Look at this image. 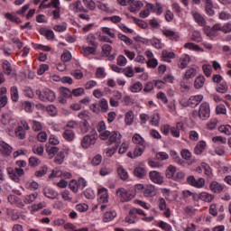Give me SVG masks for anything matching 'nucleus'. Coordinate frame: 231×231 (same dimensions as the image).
I'll use <instances>...</instances> for the list:
<instances>
[{
    "label": "nucleus",
    "mask_w": 231,
    "mask_h": 231,
    "mask_svg": "<svg viewBox=\"0 0 231 231\" xmlns=\"http://www.w3.org/2000/svg\"><path fill=\"white\" fill-rule=\"evenodd\" d=\"M99 138L101 140H107L106 145H113V143H120V140H122V134L118 131H106L103 132L99 134Z\"/></svg>",
    "instance_id": "1"
},
{
    "label": "nucleus",
    "mask_w": 231,
    "mask_h": 231,
    "mask_svg": "<svg viewBox=\"0 0 231 231\" xmlns=\"http://www.w3.org/2000/svg\"><path fill=\"white\" fill-rule=\"evenodd\" d=\"M6 171L10 180L15 183H20L21 178L24 176V170L22 168L7 167Z\"/></svg>",
    "instance_id": "2"
},
{
    "label": "nucleus",
    "mask_w": 231,
    "mask_h": 231,
    "mask_svg": "<svg viewBox=\"0 0 231 231\" xmlns=\"http://www.w3.org/2000/svg\"><path fill=\"white\" fill-rule=\"evenodd\" d=\"M36 95L42 102H53L57 96H55V92L51 90L50 88H46L45 90H36Z\"/></svg>",
    "instance_id": "3"
},
{
    "label": "nucleus",
    "mask_w": 231,
    "mask_h": 231,
    "mask_svg": "<svg viewBox=\"0 0 231 231\" xmlns=\"http://www.w3.org/2000/svg\"><path fill=\"white\" fill-rule=\"evenodd\" d=\"M199 118L200 120H208L210 118V105L207 102H203L199 108Z\"/></svg>",
    "instance_id": "4"
},
{
    "label": "nucleus",
    "mask_w": 231,
    "mask_h": 231,
    "mask_svg": "<svg viewBox=\"0 0 231 231\" xmlns=\"http://www.w3.org/2000/svg\"><path fill=\"white\" fill-rule=\"evenodd\" d=\"M116 196L121 203H126L134 198L133 194L129 193V191H126V189L124 188H120L116 190Z\"/></svg>",
    "instance_id": "5"
},
{
    "label": "nucleus",
    "mask_w": 231,
    "mask_h": 231,
    "mask_svg": "<svg viewBox=\"0 0 231 231\" xmlns=\"http://www.w3.org/2000/svg\"><path fill=\"white\" fill-rule=\"evenodd\" d=\"M187 183L191 187H195V189H203L205 187V179L199 178L196 180V177L190 175L187 178Z\"/></svg>",
    "instance_id": "6"
},
{
    "label": "nucleus",
    "mask_w": 231,
    "mask_h": 231,
    "mask_svg": "<svg viewBox=\"0 0 231 231\" xmlns=\"http://www.w3.org/2000/svg\"><path fill=\"white\" fill-rule=\"evenodd\" d=\"M96 143H97V135L87 134L81 140V147L83 149H88L90 145H95Z\"/></svg>",
    "instance_id": "7"
},
{
    "label": "nucleus",
    "mask_w": 231,
    "mask_h": 231,
    "mask_svg": "<svg viewBox=\"0 0 231 231\" xmlns=\"http://www.w3.org/2000/svg\"><path fill=\"white\" fill-rule=\"evenodd\" d=\"M149 178L152 183H156L157 185H162V183H163V176L157 171H150Z\"/></svg>",
    "instance_id": "8"
},
{
    "label": "nucleus",
    "mask_w": 231,
    "mask_h": 231,
    "mask_svg": "<svg viewBox=\"0 0 231 231\" xmlns=\"http://www.w3.org/2000/svg\"><path fill=\"white\" fill-rule=\"evenodd\" d=\"M113 47L109 44H104L102 46V55L103 57H107L108 60H115L116 59V54H111Z\"/></svg>",
    "instance_id": "9"
},
{
    "label": "nucleus",
    "mask_w": 231,
    "mask_h": 231,
    "mask_svg": "<svg viewBox=\"0 0 231 231\" xmlns=\"http://www.w3.org/2000/svg\"><path fill=\"white\" fill-rule=\"evenodd\" d=\"M70 10L79 14V12H83L84 14H88V9L82 6V2L80 0L76 1L75 3L70 4Z\"/></svg>",
    "instance_id": "10"
},
{
    "label": "nucleus",
    "mask_w": 231,
    "mask_h": 231,
    "mask_svg": "<svg viewBox=\"0 0 231 231\" xmlns=\"http://www.w3.org/2000/svg\"><path fill=\"white\" fill-rule=\"evenodd\" d=\"M209 189L211 192H214V194H221V192H223V190L225 189V186L216 180H213L209 184Z\"/></svg>",
    "instance_id": "11"
},
{
    "label": "nucleus",
    "mask_w": 231,
    "mask_h": 231,
    "mask_svg": "<svg viewBox=\"0 0 231 231\" xmlns=\"http://www.w3.org/2000/svg\"><path fill=\"white\" fill-rule=\"evenodd\" d=\"M145 198H154L156 195V187L152 184H147L144 186V190L143 191Z\"/></svg>",
    "instance_id": "12"
},
{
    "label": "nucleus",
    "mask_w": 231,
    "mask_h": 231,
    "mask_svg": "<svg viewBox=\"0 0 231 231\" xmlns=\"http://www.w3.org/2000/svg\"><path fill=\"white\" fill-rule=\"evenodd\" d=\"M158 207L160 210H165L163 212V216H165V217H171V209L167 208V202L165 201V199L163 198L159 199Z\"/></svg>",
    "instance_id": "13"
},
{
    "label": "nucleus",
    "mask_w": 231,
    "mask_h": 231,
    "mask_svg": "<svg viewBox=\"0 0 231 231\" xmlns=\"http://www.w3.org/2000/svg\"><path fill=\"white\" fill-rule=\"evenodd\" d=\"M203 101V95L191 96L188 100V106L189 107H196L199 106V103Z\"/></svg>",
    "instance_id": "14"
},
{
    "label": "nucleus",
    "mask_w": 231,
    "mask_h": 231,
    "mask_svg": "<svg viewBox=\"0 0 231 231\" xmlns=\"http://www.w3.org/2000/svg\"><path fill=\"white\" fill-rule=\"evenodd\" d=\"M162 34L167 37L168 39H170L171 41H175L178 42L180 41V33L170 30V29H164L162 31Z\"/></svg>",
    "instance_id": "15"
},
{
    "label": "nucleus",
    "mask_w": 231,
    "mask_h": 231,
    "mask_svg": "<svg viewBox=\"0 0 231 231\" xmlns=\"http://www.w3.org/2000/svg\"><path fill=\"white\" fill-rule=\"evenodd\" d=\"M207 149V142L200 140L197 143L195 148H194V152L198 156L203 154L205 152V150Z\"/></svg>",
    "instance_id": "16"
},
{
    "label": "nucleus",
    "mask_w": 231,
    "mask_h": 231,
    "mask_svg": "<svg viewBox=\"0 0 231 231\" xmlns=\"http://www.w3.org/2000/svg\"><path fill=\"white\" fill-rule=\"evenodd\" d=\"M109 201V193L107 189L102 188L98 190V203H107Z\"/></svg>",
    "instance_id": "17"
},
{
    "label": "nucleus",
    "mask_w": 231,
    "mask_h": 231,
    "mask_svg": "<svg viewBox=\"0 0 231 231\" xmlns=\"http://www.w3.org/2000/svg\"><path fill=\"white\" fill-rule=\"evenodd\" d=\"M125 221L129 223V225H134V223L138 221V215L134 210H133V208L129 210L128 215L125 218Z\"/></svg>",
    "instance_id": "18"
},
{
    "label": "nucleus",
    "mask_w": 231,
    "mask_h": 231,
    "mask_svg": "<svg viewBox=\"0 0 231 231\" xmlns=\"http://www.w3.org/2000/svg\"><path fill=\"white\" fill-rule=\"evenodd\" d=\"M2 71L3 73H5V75H7V77H10V75L14 73V67H12V63L5 60L2 63Z\"/></svg>",
    "instance_id": "19"
},
{
    "label": "nucleus",
    "mask_w": 231,
    "mask_h": 231,
    "mask_svg": "<svg viewBox=\"0 0 231 231\" xmlns=\"http://www.w3.org/2000/svg\"><path fill=\"white\" fill-rule=\"evenodd\" d=\"M12 146L6 143L5 141H0V152L4 156H10L12 154Z\"/></svg>",
    "instance_id": "20"
},
{
    "label": "nucleus",
    "mask_w": 231,
    "mask_h": 231,
    "mask_svg": "<svg viewBox=\"0 0 231 231\" xmlns=\"http://www.w3.org/2000/svg\"><path fill=\"white\" fill-rule=\"evenodd\" d=\"M214 195L207 191H203L199 194V199H200V201H204L205 203H212V201H214Z\"/></svg>",
    "instance_id": "21"
},
{
    "label": "nucleus",
    "mask_w": 231,
    "mask_h": 231,
    "mask_svg": "<svg viewBox=\"0 0 231 231\" xmlns=\"http://www.w3.org/2000/svg\"><path fill=\"white\" fill-rule=\"evenodd\" d=\"M6 88H0V108L5 107L8 104V96H6Z\"/></svg>",
    "instance_id": "22"
},
{
    "label": "nucleus",
    "mask_w": 231,
    "mask_h": 231,
    "mask_svg": "<svg viewBox=\"0 0 231 231\" xmlns=\"http://www.w3.org/2000/svg\"><path fill=\"white\" fill-rule=\"evenodd\" d=\"M40 33L43 35V37H46L47 41H53V39H55V33L50 29L42 27L40 29Z\"/></svg>",
    "instance_id": "23"
},
{
    "label": "nucleus",
    "mask_w": 231,
    "mask_h": 231,
    "mask_svg": "<svg viewBox=\"0 0 231 231\" xmlns=\"http://www.w3.org/2000/svg\"><path fill=\"white\" fill-rule=\"evenodd\" d=\"M192 16L199 26H207V20H205V17H203L201 14L198 12H192Z\"/></svg>",
    "instance_id": "24"
},
{
    "label": "nucleus",
    "mask_w": 231,
    "mask_h": 231,
    "mask_svg": "<svg viewBox=\"0 0 231 231\" xmlns=\"http://www.w3.org/2000/svg\"><path fill=\"white\" fill-rule=\"evenodd\" d=\"M62 137L67 142H73L75 140V132L71 129L64 128Z\"/></svg>",
    "instance_id": "25"
},
{
    "label": "nucleus",
    "mask_w": 231,
    "mask_h": 231,
    "mask_svg": "<svg viewBox=\"0 0 231 231\" xmlns=\"http://www.w3.org/2000/svg\"><path fill=\"white\" fill-rule=\"evenodd\" d=\"M132 142L139 147H145V139L140 134H134L132 137Z\"/></svg>",
    "instance_id": "26"
},
{
    "label": "nucleus",
    "mask_w": 231,
    "mask_h": 231,
    "mask_svg": "<svg viewBox=\"0 0 231 231\" xmlns=\"http://www.w3.org/2000/svg\"><path fill=\"white\" fill-rule=\"evenodd\" d=\"M81 53H83L84 57H89V55H97V48L83 46L81 47Z\"/></svg>",
    "instance_id": "27"
},
{
    "label": "nucleus",
    "mask_w": 231,
    "mask_h": 231,
    "mask_svg": "<svg viewBox=\"0 0 231 231\" xmlns=\"http://www.w3.org/2000/svg\"><path fill=\"white\" fill-rule=\"evenodd\" d=\"M189 64H190V56L184 55L181 58H180L178 66L180 69H185V68H187Z\"/></svg>",
    "instance_id": "28"
},
{
    "label": "nucleus",
    "mask_w": 231,
    "mask_h": 231,
    "mask_svg": "<svg viewBox=\"0 0 231 231\" xmlns=\"http://www.w3.org/2000/svg\"><path fill=\"white\" fill-rule=\"evenodd\" d=\"M134 176L140 179L145 178L147 176V170L142 166H138L134 170Z\"/></svg>",
    "instance_id": "29"
},
{
    "label": "nucleus",
    "mask_w": 231,
    "mask_h": 231,
    "mask_svg": "<svg viewBox=\"0 0 231 231\" xmlns=\"http://www.w3.org/2000/svg\"><path fill=\"white\" fill-rule=\"evenodd\" d=\"M205 3V10L208 15H214V4L212 0H202Z\"/></svg>",
    "instance_id": "30"
},
{
    "label": "nucleus",
    "mask_w": 231,
    "mask_h": 231,
    "mask_svg": "<svg viewBox=\"0 0 231 231\" xmlns=\"http://www.w3.org/2000/svg\"><path fill=\"white\" fill-rule=\"evenodd\" d=\"M60 8V0H51V2L47 5L42 3L40 4L39 8Z\"/></svg>",
    "instance_id": "31"
},
{
    "label": "nucleus",
    "mask_w": 231,
    "mask_h": 231,
    "mask_svg": "<svg viewBox=\"0 0 231 231\" xmlns=\"http://www.w3.org/2000/svg\"><path fill=\"white\" fill-rule=\"evenodd\" d=\"M130 8L129 11L132 12V14H134V12H138L140 8L143 7V3L142 1H133L131 5H129Z\"/></svg>",
    "instance_id": "32"
},
{
    "label": "nucleus",
    "mask_w": 231,
    "mask_h": 231,
    "mask_svg": "<svg viewBox=\"0 0 231 231\" xmlns=\"http://www.w3.org/2000/svg\"><path fill=\"white\" fill-rule=\"evenodd\" d=\"M116 171L120 180H122L123 181H125L129 179V173L125 169H124L123 166H118Z\"/></svg>",
    "instance_id": "33"
},
{
    "label": "nucleus",
    "mask_w": 231,
    "mask_h": 231,
    "mask_svg": "<svg viewBox=\"0 0 231 231\" xmlns=\"http://www.w3.org/2000/svg\"><path fill=\"white\" fill-rule=\"evenodd\" d=\"M205 86V76L199 75L194 80L195 89H201Z\"/></svg>",
    "instance_id": "34"
},
{
    "label": "nucleus",
    "mask_w": 231,
    "mask_h": 231,
    "mask_svg": "<svg viewBox=\"0 0 231 231\" xmlns=\"http://www.w3.org/2000/svg\"><path fill=\"white\" fill-rule=\"evenodd\" d=\"M115 217H116V211H115V210L106 211L103 215V221H104V223H109L110 221H113V219H115Z\"/></svg>",
    "instance_id": "35"
},
{
    "label": "nucleus",
    "mask_w": 231,
    "mask_h": 231,
    "mask_svg": "<svg viewBox=\"0 0 231 231\" xmlns=\"http://www.w3.org/2000/svg\"><path fill=\"white\" fill-rule=\"evenodd\" d=\"M133 122H134V113L133 110H129L125 115V123L126 125H133Z\"/></svg>",
    "instance_id": "36"
},
{
    "label": "nucleus",
    "mask_w": 231,
    "mask_h": 231,
    "mask_svg": "<svg viewBox=\"0 0 231 231\" xmlns=\"http://www.w3.org/2000/svg\"><path fill=\"white\" fill-rule=\"evenodd\" d=\"M162 57L163 59V60H165V62H171V59H175L176 58V54H174V52H172V51H169L167 50H164L162 52Z\"/></svg>",
    "instance_id": "37"
},
{
    "label": "nucleus",
    "mask_w": 231,
    "mask_h": 231,
    "mask_svg": "<svg viewBox=\"0 0 231 231\" xmlns=\"http://www.w3.org/2000/svg\"><path fill=\"white\" fill-rule=\"evenodd\" d=\"M176 167L173 165H170L165 171V176L168 178V180H173L174 179V174H176Z\"/></svg>",
    "instance_id": "38"
},
{
    "label": "nucleus",
    "mask_w": 231,
    "mask_h": 231,
    "mask_svg": "<svg viewBox=\"0 0 231 231\" xmlns=\"http://www.w3.org/2000/svg\"><path fill=\"white\" fill-rule=\"evenodd\" d=\"M84 6L87 8L88 12H93L97 9V4L93 0H82Z\"/></svg>",
    "instance_id": "39"
},
{
    "label": "nucleus",
    "mask_w": 231,
    "mask_h": 231,
    "mask_svg": "<svg viewBox=\"0 0 231 231\" xmlns=\"http://www.w3.org/2000/svg\"><path fill=\"white\" fill-rule=\"evenodd\" d=\"M98 107H100V111L102 113H107V110L109 109V104L107 103L106 99V98H101L99 101H98V104H97Z\"/></svg>",
    "instance_id": "40"
},
{
    "label": "nucleus",
    "mask_w": 231,
    "mask_h": 231,
    "mask_svg": "<svg viewBox=\"0 0 231 231\" xmlns=\"http://www.w3.org/2000/svg\"><path fill=\"white\" fill-rule=\"evenodd\" d=\"M14 134L20 140H24V138H26V132H24V129L22 125H19L15 128Z\"/></svg>",
    "instance_id": "41"
},
{
    "label": "nucleus",
    "mask_w": 231,
    "mask_h": 231,
    "mask_svg": "<svg viewBox=\"0 0 231 231\" xmlns=\"http://www.w3.org/2000/svg\"><path fill=\"white\" fill-rule=\"evenodd\" d=\"M43 194L46 196V198H49V199H55L59 196L57 191H55L53 189H45Z\"/></svg>",
    "instance_id": "42"
},
{
    "label": "nucleus",
    "mask_w": 231,
    "mask_h": 231,
    "mask_svg": "<svg viewBox=\"0 0 231 231\" xmlns=\"http://www.w3.org/2000/svg\"><path fill=\"white\" fill-rule=\"evenodd\" d=\"M10 95L13 102H19V89H17V87L14 86L10 88Z\"/></svg>",
    "instance_id": "43"
},
{
    "label": "nucleus",
    "mask_w": 231,
    "mask_h": 231,
    "mask_svg": "<svg viewBox=\"0 0 231 231\" xmlns=\"http://www.w3.org/2000/svg\"><path fill=\"white\" fill-rule=\"evenodd\" d=\"M142 89H143V85L140 81L132 84L130 87V91H132V93H140Z\"/></svg>",
    "instance_id": "44"
},
{
    "label": "nucleus",
    "mask_w": 231,
    "mask_h": 231,
    "mask_svg": "<svg viewBox=\"0 0 231 231\" xmlns=\"http://www.w3.org/2000/svg\"><path fill=\"white\" fill-rule=\"evenodd\" d=\"M201 167L203 168L204 174H206L207 178H209V179L214 178V173H212V168H210L208 164H207L206 162H203L201 164Z\"/></svg>",
    "instance_id": "45"
},
{
    "label": "nucleus",
    "mask_w": 231,
    "mask_h": 231,
    "mask_svg": "<svg viewBox=\"0 0 231 231\" xmlns=\"http://www.w3.org/2000/svg\"><path fill=\"white\" fill-rule=\"evenodd\" d=\"M87 42L92 48H97V46H98V44L97 43V37L93 33H90L88 35Z\"/></svg>",
    "instance_id": "46"
},
{
    "label": "nucleus",
    "mask_w": 231,
    "mask_h": 231,
    "mask_svg": "<svg viewBox=\"0 0 231 231\" xmlns=\"http://www.w3.org/2000/svg\"><path fill=\"white\" fill-rule=\"evenodd\" d=\"M30 123L32 124V129L34 133H39V131H42V123L37 120H31Z\"/></svg>",
    "instance_id": "47"
},
{
    "label": "nucleus",
    "mask_w": 231,
    "mask_h": 231,
    "mask_svg": "<svg viewBox=\"0 0 231 231\" xmlns=\"http://www.w3.org/2000/svg\"><path fill=\"white\" fill-rule=\"evenodd\" d=\"M35 199H37V193L24 196L23 201L25 205H31V203H33Z\"/></svg>",
    "instance_id": "48"
},
{
    "label": "nucleus",
    "mask_w": 231,
    "mask_h": 231,
    "mask_svg": "<svg viewBox=\"0 0 231 231\" xmlns=\"http://www.w3.org/2000/svg\"><path fill=\"white\" fill-rule=\"evenodd\" d=\"M32 151L33 154H37L38 156L44 154V147L42 145L35 144L32 147Z\"/></svg>",
    "instance_id": "49"
},
{
    "label": "nucleus",
    "mask_w": 231,
    "mask_h": 231,
    "mask_svg": "<svg viewBox=\"0 0 231 231\" xmlns=\"http://www.w3.org/2000/svg\"><path fill=\"white\" fill-rule=\"evenodd\" d=\"M198 73V69L196 68H190L186 70L184 74V78L189 79H194L196 77V74Z\"/></svg>",
    "instance_id": "50"
},
{
    "label": "nucleus",
    "mask_w": 231,
    "mask_h": 231,
    "mask_svg": "<svg viewBox=\"0 0 231 231\" xmlns=\"http://www.w3.org/2000/svg\"><path fill=\"white\" fill-rule=\"evenodd\" d=\"M64 158H66V155L62 152H59L54 158V163L61 165V163H64Z\"/></svg>",
    "instance_id": "51"
},
{
    "label": "nucleus",
    "mask_w": 231,
    "mask_h": 231,
    "mask_svg": "<svg viewBox=\"0 0 231 231\" xmlns=\"http://www.w3.org/2000/svg\"><path fill=\"white\" fill-rule=\"evenodd\" d=\"M117 39H119V41H122L123 42H125V44H126V46H131L133 44V40H131V38H129L126 35H124L122 33L117 34Z\"/></svg>",
    "instance_id": "52"
},
{
    "label": "nucleus",
    "mask_w": 231,
    "mask_h": 231,
    "mask_svg": "<svg viewBox=\"0 0 231 231\" xmlns=\"http://www.w3.org/2000/svg\"><path fill=\"white\" fill-rule=\"evenodd\" d=\"M131 19L135 24H137V26H140V28H143V30H145L149 26L147 23H145L143 20H140L134 16H131Z\"/></svg>",
    "instance_id": "53"
},
{
    "label": "nucleus",
    "mask_w": 231,
    "mask_h": 231,
    "mask_svg": "<svg viewBox=\"0 0 231 231\" xmlns=\"http://www.w3.org/2000/svg\"><path fill=\"white\" fill-rule=\"evenodd\" d=\"M184 48L187 50H192L193 51H203V49H201L198 44L188 42L184 44Z\"/></svg>",
    "instance_id": "54"
},
{
    "label": "nucleus",
    "mask_w": 231,
    "mask_h": 231,
    "mask_svg": "<svg viewBox=\"0 0 231 231\" xmlns=\"http://www.w3.org/2000/svg\"><path fill=\"white\" fill-rule=\"evenodd\" d=\"M217 93H227L228 91V85H226V81H223L222 83H220L217 87Z\"/></svg>",
    "instance_id": "55"
},
{
    "label": "nucleus",
    "mask_w": 231,
    "mask_h": 231,
    "mask_svg": "<svg viewBox=\"0 0 231 231\" xmlns=\"http://www.w3.org/2000/svg\"><path fill=\"white\" fill-rule=\"evenodd\" d=\"M60 91L64 98H71L72 97V90L68 88L61 87L60 88Z\"/></svg>",
    "instance_id": "56"
},
{
    "label": "nucleus",
    "mask_w": 231,
    "mask_h": 231,
    "mask_svg": "<svg viewBox=\"0 0 231 231\" xmlns=\"http://www.w3.org/2000/svg\"><path fill=\"white\" fill-rule=\"evenodd\" d=\"M69 187L70 189V190L72 192H74L75 194H77V192H79V182L77 181V180H71L69 183Z\"/></svg>",
    "instance_id": "57"
},
{
    "label": "nucleus",
    "mask_w": 231,
    "mask_h": 231,
    "mask_svg": "<svg viewBox=\"0 0 231 231\" xmlns=\"http://www.w3.org/2000/svg\"><path fill=\"white\" fill-rule=\"evenodd\" d=\"M46 152L50 156V158H53L57 152H59V148L55 146H48L46 148Z\"/></svg>",
    "instance_id": "58"
},
{
    "label": "nucleus",
    "mask_w": 231,
    "mask_h": 231,
    "mask_svg": "<svg viewBox=\"0 0 231 231\" xmlns=\"http://www.w3.org/2000/svg\"><path fill=\"white\" fill-rule=\"evenodd\" d=\"M218 131L220 133H223L224 134H226L227 136H230L231 134V126L230 125H221L218 127Z\"/></svg>",
    "instance_id": "59"
},
{
    "label": "nucleus",
    "mask_w": 231,
    "mask_h": 231,
    "mask_svg": "<svg viewBox=\"0 0 231 231\" xmlns=\"http://www.w3.org/2000/svg\"><path fill=\"white\" fill-rule=\"evenodd\" d=\"M42 162L41 159L32 156L29 159V165L30 167H39V165H41Z\"/></svg>",
    "instance_id": "60"
},
{
    "label": "nucleus",
    "mask_w": 231,
    "mask_h": 231,
    "mask_svg": "<svg viewBox=\"0 0 231 231\" xmlns=\"http://www.w3.org/2000/svg\"><path fill=\"white\" fill-rule=\"evenodd\" d=\"M79 127L81 129V133L86 134V133H88L89 131V123L88 121H81L79 123Z\"/></svg>",
    "instance_id": "61"
},
{
    "label": "nucleus",
    "mask_w": 231,
    "mask_h": 231,
    "mask_svg": "<svg viewBox=\"0 0 231 231\" xmlns=\"http://www.w3.org/2000/svg\"><path fill=\"white\" fill-rule=\"evenodd\" d=\"M189 198H196V193L189 190V189H185L182 191V199L184 201H187V199H189Z\"/></svg>",
    "instance_id": "62"
},
{
    "label": "nucleus",
    "mask_w": 231,
    "mask_h": 231,
    "mask_svg": "<svg viewBox=\"0 0 231 231\" xmlns=\"http://www.w3.org/2000/svg\"><path fill=\"white\" fill-rule=\"evenodd\" d=\"M82 95H86V90L84 88H78L72 89V97H82Z\"/></svg>",
    "instance_id": "63"
},
{
    "label": "nucleus",
    "mask_w": 231,
    "mask_h": 231,
    "mask_svg": "<svg viewBox=\"0 0 231 231\" xmlns=\"http://www.w3.org/2000/svg\"><path fill=\"white\" fill-rule=\"evenodd\" d=\"M152 89H154V81H148L144 85L143 92L144 93H151V91H152Z\"/></svg>",
    "instance_id": "64"
}]
</instances>
